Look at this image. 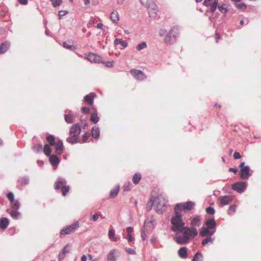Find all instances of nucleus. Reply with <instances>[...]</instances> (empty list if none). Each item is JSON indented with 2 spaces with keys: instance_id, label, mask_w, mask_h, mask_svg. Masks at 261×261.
Listing matches in <instances>:
<instances>
[{
  "instance_id": "nucleus-1",
  "label": "nucleus",
  "mask_w": 261,
  "mask_h": 261,
  "mask_svg": "<svg viewBox=\"0 0 261 261\" xmlns=\"http://www.w3.org/2000/svg\"><path fill=\"white\" fill-rule=\"evenodd\" d=\"M197 235L198 231L195 227L184 226L179 231L176 232L174 240L178 244H186Z\"/></svg>"
},
{
  "instance_id": "nucleus-2",
  "label": "nucleus",
  "mask_w": 261,
  "mask_h": 261,
  "mask_svg": "<svg viewBox=\"0 0 261 261\" xmlns=\"http://www.w3.org/2000/svg\"><path fill=\"white\" fill-rule=\"evenodd\" d=\"M179 205H176L174 207L175 216L171 219V223L172 225L171 230L174 232L179 231L182 228L185 223L182 220V215L180 211H178Z\"/></svg>"
},
{
  "instance_id": "nucleus-3",
  "label": "nucleus",
  "mask_w": 261,
  "mask_h": 261,
  "mask_svg": "<svg viewBox=\"0 0 261 261\" xmlns=\"http://www.w3.org/2000/svg\"><path fill=\"white\" fill-rule=\"evenodd\" d=\"M141 4L147 7L149 16L155 18L157 16L158 8L155 3V0H140Z\"/></svg>"
},
{
  "instance_id": "nucleus-4",
  "label": "nucleus",
  "mask_w": 261,
  "mask_h": 261,
  "mask_svg": "<svg viewBox=\"0 0 261 261\" xmlns=\"http://www.w3.org/2000/svg\"><path fill=\"white\" fill-rule=\"evenodd\" d=\"M154 200L156 212L160 214L163 213L166 210L167 200L162 195H159L155 199L154 198Z\"/></svg>"
},
{
  "instance_id": "nucleus-5",
  "label": "nucleus",
  "mask_w": 261,
  "mask_h": 261,
  "mask_svg": "<svg viewBox=\"0 0 261 261\" xmlns=\"http://www.w3.org/2000/svg\"><path fill=\"white\" fill-rule=\"evenodd\" d=\"M178 29L175 27L171 28L164 38V41L167 44H173L178 37Z\"/></svg>"
},
{
  "instance_id": "nucleus-6",
  "label": "nucleus",
  "mask_w": 261,
  "mask_h": 261,
  "mask_svg": "<svg viewBox=\"0 0 261 261\" xmlns=\"http://www.w3.org/2000/svg\"><path fill=\"white\" fill-rule=\"evenodd\" d=\"M55 189H61L62 195L65 196L69 190V186L66 185V180L62 177H59L55 183Z\"/></svg>"
},
{
  "instance_id": "nucleus-7",
  "label": "nucleus",
  "mask_w": 261,
  "mask_h": 261,
  "mask_svg": "<svg viewBox=\"0 0 261 261\" xmlns=\"http://www.w3.org/2000/svg\"><path fill=\"white\" fill-rule=\"evenodd\" d=\"M79 226V223L78 221H76L71 225L63 228L60 231L61 234L66 235L70 234L72 232H74L75 230L78 228Z\"/></svg>"
},
{
  "instance_id": "nucleus-8",
  "label": "nucleus",
  "mask_w": 261,
  "mask_h": 261,
  "mask_svg": "<svg viewBox=\"0 0 261 261\" xmlns=\"http://www.w3.org/2000/svg\"><path fill=\"white\" fill-rule=\"evenodd\" d=\"M6 196L10 201L11 208L14 210L19 209L20 207V203L17 200H14L13 193L10 192L7 194Z\"/></svg>"
},
{
  "instance_id": "nucleus-9",
  "label": "nucleus",
  "mask_w": 261,
  "mask_h": 261,
  "mask_svg": "<svg viewBox=\"0 0 261 261\" xmlns=\"http://www.w3.org/2000/svg\"><path fill=\"white\" fill-rule=\"evenodd\" d=\"M232 189L238 193H243L246 188V183L244 181H238L232 185Z\"/></svg>"
},
{
  "instance_id": "nucleus-10",
  "label": "nucleus",
  "mask_w": 261,
  "mask_h": 261,
  "mask_svg": "<svg viewBox=\"0 0 261 261\" xmlns=\"http://www.w3.org/2000/svg\"><path fill=\"white\" fill-rule=\"evenodd\" d=\"M81 132V128L77 124L72 125L69 130V135L71 137H78Z\"/></svg>"
},
{
  "instance_id": "nucleus-11",
  "label": "nucleus",
  "mask_w": 261,
  "mask_h": 261,
  "mask_svg": "<svg viewBox=\"0 0 261 261\" xmlns=\"http://www.w3.org/2000/svg\"><path fill=\"white\" fill-rule=\"evenodd\" d=\"M176 205H180L178 207V211H180V212H181L182 210H191L195 205L194 203L192 201H188L184 204L178 203Z\"/></svg>"
},
{
  "instance_id": "nucleus-12",
  "label": "nucleus",
  "mask_w": 261,
  "mask_h": 261,
  "mask_svg": "<svg viewBox=\"0 0 261 261\" xmlns=\"http://www.w3.org/2000/svg\"><path fill=\"white\" fill-rule=\"evenodd\" d=\"M118 250L116 249L111 250L108 253L107 257L108 261H116L117 258Z\"/></svg>"
},
{
  "instance_id": "nucleus-13",
  "label": "nucleus",
  "mask_w": 261,
  "mask_h": 261,
  "mask_svg": "<svg viewBox=\"0 0 261 261\" xmlns=\"http://www.w3.org/2000/svg\"><path fill=\"white\" fill-rule=\"evenodd\" d=\"M54 145L55 146V152L59 155H61L64 151V146L62 140H58Z\"/></svg>"
},
{
  "instance_id": "nucleus-14",
  "label": "nucleus",
  "mask_w": 261,
  "mask_h": 261,
  "mask_svg": "<svg viewBox=\"0 0 261 261\" xmlns=\"http://www.w3.org/2000/svg\"><path fill=\"white\" fill-rule=\"evenodd\" d=\"M215 232V230H211L207 227H201L200 231V236L204 237L206 236H209L210 237L212 236Z\"/></svg>"
},
{
  "instance_id": "nucleus-15",
  "label": "nucleus",
  "mask_w": 261,
  "mask_h": 261,
  "mask_svg": "<svg viewBox=\"0 0 261 261\" xmlns=\"http://www.w3.org/2000/svg\"><path fill=\"white\" fill-rule=\"evenodd\" d=\"M250 168L248 166H245V167L240 170V177L241 178L246 179H248L250 176Z\"/></svg>"
},
{
  "instance_id": "nucleus-16",
  "label": "nucleus",
  "mask_w": 261,
  "mask_h": 261,
  "mask_svg": "<svg viewBox=\"0 0 261 261\" xmlns=\"http://www.w3.org/2000/svg\"><path fill=\"white\" fill-rule=\"evenodd\" d=\"M130 72L136 78L139 80H142L145 77L144 74L141 70L132 69Z\"/></svg>"
},
{
  "instance_id": "nucleus-17",
  "label": "nucleus",
  "mask_w": 261,
  "mask_h": 261,
  "mask_svg": "<svg viewBox=\"0 0 261 261\" xmlns=\"http://www.w3.org/2000/svg\"><path fill=\"white\" fill-rule=\"evenodd\" d=\"M49 161L51 165L54 167H57L60 163L59 158L55 154H51L49 158Z\"/></svg>"
},
{
  "instance_id": "nucleus-18",
  "label": "nucleus",
  "mask_w": 261,
  "mask_h": 261,
  "mask_svg": "<svg viewBox=\"0 0 261 261\" xmlns=\"http://www.w3.org/2000/svg\"><path fill=\"white\" fill-rule=\"evenodd\" d=\"M153 223V221H150L148 222H145L144 226H143V229L141 230V237L143 240H145L147 238L146 231H147V227L149 226L150 224H152Z\"/></svg>"
},
{
  "instance_id": "nucleus-19",
  "label": "nucleus",
  "mask_w": 261,
  "mask_h": 261,
  "mask_svg": "<svg viewBox=\"0 0 261 261\" xmlns=\"http://www.w3.org/2000/svg\"><path fill=\"white\" fill-rule=\"evenodd\" d=\"M205 225L207 228L211 230H215L216 223L214 219H210L207 220L205 222Z\"/></svg>"
},
{
  "instance_id": "nucleus-20",
  "label": "nucleus",
  "mask_w": 261,
  "mask_h": 261,
  "mask_svg": "<svg viewBox=\"0 0 261 261\" xmlns=\"http://www.w3.org/2000/svg\"><path fill=\"white\" fill-rule=\"evenodd\" d=\"M86 58L90 62H93L94 63H99V57L97 56L95 54L90 53L89 54Z\"/></svg>"
},
{
  "instance_id": "nucleus-21",
  "label": "nucleus",
  "mask_w": 261,
  "mask_h": 261,
  "mask_svg": "<svg viewBox=\"0 0 261 261\" xmlns=\"http://www.w3.org/2000/svg\"><path fill=\"white\" fill-rule=\"evenodd\" d=\"M95 94L94 93H90L89 94L86 95L84 97V101L89 105L93 104V99Z\"/></svg>"
},
{
  "instance_id": "nucleus-22",
  "label": "nucleus",
  "mask_w": 261,
  "mask_h": 261,
  "mask_svg": "<svg viewBox=\"0 0 261 261\" xmlns=\"http://www.w3.org/2000/svg\"><path fill=\"white\" fill-rule=\"evenodd\" d=\"M219 199L221 204L223 205H227L232 201V198L229 196L220 197Z\"/></svg>"
},
{
  "instance_id": "nucleus-23",
  "label": "nucleus",
  "mask_w": 261,
  "mask_h": 261,
  "mask_svg": "<svg viewBox=\"0 0 261 261\" xmlns=\"http://www.w3.org/2000/svg\"><path fill=\"white\" fill-rule=\"evenodd\" d=\"M201 224V219H200L199 216L195 217L193 218L191 221L190 224L191 225V227H195V226H199Z\"/></svg>"
},
{
  "instance_id": "nucleus-24",
  "label": "nucleus",
  "mask_w": 261,
  "mask_h": 261,
  "mask_svg": "<svg viewBox=\"0 0 261 261\" xmlns=\"http://www.w3.org/2000/svg\"><path fill=\"white\" fill-rule=\"evenodd\" d=\"M9 223V220L6 217H2L0 219V228L2 229H5Z\"/></svg>"
},
{
  "instance_id": "nucleus-25",
  "label": "nucleus",
  "mask_w": 261,
  "mask_h": 261,
  "mask_svg": "<svg viewBox=\"0 0 261 261\" xmlns=\"http://www.w3.org/2000/svg\"><path fill=\"white\" fill-rule=\"evenodd\" d=\"M91 135L94 138L98 139L100 135L99 128L96 126H93L92 128Z\"/></svg>"
},
{
  "instance_id": "nucleus-26",
  "label": "nucleus",
  "mask_w": 261,
  "mask_h": 261,
  "mask_svg": "<svg viewBox=\"0 0 261 261\" xmlns=\"http://www.w3.org/2000/svg\"><path fill=\"white\" fill-rule=\"evenodd\" d=\"M178 254L181 258L187 257V248L186 247L180 248L178 251Z\"/></svg>"
},
{
  "instance_id": "nucleus-27",
  "label": "nucleus",
  "mask_w": 261,
  "mask_h": 261,
  "mask_svg": "<svg viewBox=\"0 0 261 261\" xmlns=\"http://www.w3.org/2000/svg\"><path fill=\"white\" fill-rule=\"evenodd\" d=\"M111 19L114 22L117 23L119 20V15L116 10H114L111 14Z\"/></svg>"
},
{
  "instance_id": "nucleus-28",
  "label": "nucleus",
  "mask_w": 261,
  "mask_h": 261,
  "mask_svg": "<svg viewBox=\"0 0 261 261\" xmlns=\"http://www.w3.org/2000/svg\"><path fill=\"white\" fill-rule=\"evenodd\" d=\"M114 44L116 45L120 44L124 48L126 47L128 45V43L126 41L121 40V39L118 38L115 39Z\"/></svg>"
},
{
  "instance_id": "nucleus-29",
  "label": "nucleus",
  "mask_w": 261,
  "mask_h": 261,
  "mask_svg": "<svg viewBox=\"0 0 261 261\" xmlns=\"http://www.w3.org/2000/svg\"><path fill=\"white\" fill-rule=\"evenodd\" d=\"M9 43L7 42L2 43L0 45V54H4L7 51L9 47Z\"/></svg>"
},
{
  "instance_id": "nucleus-30",
  "label": "nucleus",
  "mask_w": 261,
  "mask_h": 261,
  "mask_svg": "<svg viewBox=\"0 0 261 261\" xmlns=\"http://www.w3.org/2000/svg\"><path fill=\"white\" fill-rule=\"evenodd\" d=\"M18 182L22 186L27 185L29 183V178L26 176L20 177L18 179Z\"/></svg>"
},
{
  "instance_id": "nucleus-31",
  "label": "nucleus",
  "mask_w": 261,
  "mask_h": 261,
  "mask_svg": "<svg viewBox=\"0 0 261 261\" xmlns=\"http://www.w3.org/2000/svg\"><path fill=\"white\" fill-rule=\"evenodd\" d=\"M46 140L48 142L49 145L54 146L56 143L55 141V137L53 135H49L46 138Z\"/></svg>"
},
{
  "instance_id": "nucleus-32",
  "label": "nucleus",
  "mask_w": 261,
  "mask_h": 261,
  "mask_svg": "<svg viewBox=\"0 0 261 261\" xmlns=\"http://www.w3.org/2000/svg\"><path fill=\"white\" fill-rule=\"evenodd\" d=\"M90 120L94 124L97 123L99 121V118L98 116V114L96 112L91 114Z\"/></svg>"
},
{
  "instance_id": "nucleus-33",
  "label": "nucleus",
  "mask_w": 261,
  "mask_h": 261,
  "mask_svg": "<svg viewBox=\"0 0 261 261\" xmlns=\"http://www.w3.org/2000/svg\"><path fill=\"white\" fill-rule=\"evenodd\" d=\"M218 0H214L210 6V11L212 13L214 12L216 10L217 8L218 7Z\"/></svg>"
},
{
  "instance_id": "nucleus-34",
  "label": "nucleus",
  "mask_w": 261,
  "mask_h": 261,
  "mask_svg": "<svg viewBox=\"0 0 261 261\" xmlns=\"http://www.w3.org/2000/svg\"><path fill=\"white\" fill-rule=\"evenodd\" d=\"M218 10L222 13H226L228 11L227 6L225 4L218 5Z\"/></svg>"
},
{
  "instance_id": "nucleus-35",
  "label": "nucleus",
  "mask_w": 261,
  "mask_h": 261,
  "mask_svg": "<svg viewBox=\"0 0 261 261\" xmlns=\"http://www.w3.org/2000/svg\"><path fill=\"white\" fill-rule=\"evenodd\" d=\"M43 151L46 155H50L52 151L50 148V145L48 144H45L43 147Z\"/></svg>"
},
{
  "instance_id": "nucleus-36",
  "label": "nucleus",
  "mask_w": 261,
  "mask_h": 261,
  "mask_svg": "<svg viewBox=\"0 0 261 261\" xmlns=\"http://www.w3.org/2000/svg\"><path fill=\"white\" fill-rule=\"evenodd\" d=\"M141 179V175L139 173H135L133 177V181L135 184L136 185L140 182Z\"/></svg>"
},
{
  "instance_id": "nucleus-37",
  "label": "nucleus",
  "mask_w": 261,
  "mask_h": 261,
  "mask_svg": "<svg viewBox=\"0 0 261 261\" xmlns=\"http://www.w3.org/2000/svg\"><path fill=\"white\" fill-rule=\"evenodd\" d=\"M66 141L71 144H73L79 142L78 140V137H71L70 136L66 139Z\"/></svg>"
},
{
  "instance_id": "nucleus-38",
  "label": "nucleus",
  "mask_w": 261,
  "mask_h": 261,
  "mask_svg": "<svg viewBox=\"0 0 261 261\" xmlns=\"http://www.w3.org/2000/svg\"><path fill=\"white\" fill-rule=\"evenodd\" d=\"M9 214L11 217L14 219H18L20 216V212L16 211H12Z\"/></svg>"
},
{
  "instance_id": "nucleus-39",
  "label": "nucleus",
  "mask_w": 261,
  "mask_h": 261,
  "mask_svg": "<svg viewBox=\"0 0 261 261\" xmlns=\"http://www.w3.org/2000/svg\"><path fill=\"white\" fill-rule=\"evenodd\" d=\"M42 145L41 144H37L32 147L33 151L35 153H38L42 150Z\"/></svg>"
},
{
  "instance_id": "nucleus-40",
  "label": "nucleus",
  "mask_w": 261,
  "mask_h": 261,
  "mask_svg": "<svg viewBox=\"0 0 261 261\" xmlns=\"http://www.w3.org/2000/svg\"><path fill=\"white\" fill-rule=\"evenodd\" d=\"M202 258V254L199 252H197L194 255L192 261H201Z\"/></svg>"
},
{
  "instance_id": "nucleus-41",
  "label": "nucleus",
  "mask_w": 261,
  "mask_h": 261,
  "mask_svg": "<svg viewBox=\"0 0 261 261\" xmlns=\"http://www.w3.org/2000/svg\"><path fill=\"white\" fill-rule=\"evenodd\" d=\"M119 191V187H116L114 189L111 191L110 196L111 198H115L118 194Z\"/></svg>"
},
{
  "instance_id": "nucleus-42",
  "label": "nucleus",
  "mask_w": 261,
  "mask_h": 261,
  "mask_svg": "<svg viewBox=\"0 0 261 261\" xmlns=\"http://www.w3.org/2000/svg\"><path fill=\"white\" fill-rule=\"evenodd\" d=\"M65 120L67 123H72L73 122V118L70 114L65 115Z\"/></svg>"
},
{
  "instance_id": "nucleus-43",
  "label": "nucleus",
  "mask_w": 261,
  "mask_h": 261,
  "mask_svg": "<svg viewBox=\"0 0 261 261\" xmlns=\"http://www.w3.org/2000/svg\"><path fill=\"white\" fill-rule=\"evenodd\" d=\"M154 203V198L153 197H151L150 199L149 202H148V203L147 204L146 208L147 209V210L148 211H150L152 208Z\"/></svg>"
},
{
  "instance_id": "nucleus-44",
  "label": "nucleus",
  "mask_w": 261,
  "mask_h": 261,
  "mask_svg": "<svg viewBox=\"0 0 261 261\" xmlns=\"http://www.w3.org/2000/svg\"><path fill=\"white\" fill-rule=\"evenodd\" d=\"M147 47V44L145 42H142V43L138 44L136 46V48L138 50H141Z\"/></svg>"
},
{
  "instance_id": "nucleus-45",
  "label": "nucleus",
  "mask_w": 261,
  "mask_h": 261,
  "mask_svg": "<svg viewBox=\"0 0 261 261\" xmlns=\"http://www.w3.org/2000/svg\"><path fill=\"white\" fill-rule=\"evenodd\" d=\"M91 134L89 132L85 133L82 136V142L85 143L88 139L90 137Z\"/></svg>"
},
{
  "instance_id": "nucleus-46",
  "label": "nucleus",
  "mask_w": 261,
  "mask_h": 261,
  "mask_svg": "<svg viewBox=\"0 0 261 261\" xmlns=\"http://www.w3.org/2000/svg\"><path fill=\"white\" fill-rule=\"evenodd\" d=\"M214 241V239H212V238L211 237H208V238H207L205 239H204L202 241V243H201V244L202 245V246H205L209 242H211V243H213Z\"/></svg>"
},
{
  "instance_id": "nucleus-47",
  "label": "nucleus",
  "mask_w": 261,
  "mask_h": 261,
  "mask_svg": "<svg viewBox=\"0 0 261 261\" xmlns=\"http://www.w3.org/2000/svg\"><path fill=\"white\" fill-rule=\"evenodd\" d=\"M235 6L238 9H241L242 10H244L246 9V5L243 3H241L240 4H236Z\"/></svg>"
},
{
  "instance_id": "nucleus-48",
  "label": "nucleus",
  "mask_w": 261,
  "mask_h": 261,
  "mask_svg": "<svg viewBox=\"0 0 261 261\" xmlns=\"http://www.w3.org/2000/svg\"><path fill=\"white\" fill-rule=\"evenodd\" d=\"M236 205H231L228 211H227V213L229 215H230L232 213H234L236 211Z\"/></svg>"
},
{
  "instance_id": "nucleus-49",
  "label": "nucleus",
  "mask_w": 261,
  "mask_h": 261,
  "mask_svg": "<svg viewBox=\"0 0 261 261\" xmlns=\"http://www.w3.org/2000/svg\"><path fill=\"white\" fill-rule=\"evenodd\" d=\"M206 212L208 214L213 215L215 213V210L213 207L209 206L206 208Z\"/></svg>"
},
{
  "instance_id": "nucleus-50",
  "label": "nucleus",
  "mask_w": 261,
  "mask_h": 261,
  "mask_svg": "<svg viewBox=\"0 0 261 261\" xmlns=\"http://www.w3.org/2000/svg\"><path fill=\"white\" fill-rule=\"evenodd\" d=\"M132 184L130 182L125 184L123 186V190L124 191H129L131 189Z\"/></svg>"
},
{
  "instance_id": "nucleus-51",
  "label": "nucleus",
  "mask_w": 261,
  "mask_h": 261,
  "mask_svg": "<svg viewBox=\"0 0 261 261\" xmlns=\"http://www.w3.org/2000/svg\"><path fill=\"white\" fill-rule=\"evenodd\" d=\"M68 13V12L67 11H64V10L59 11L58 12L59 18L60 19H61L63 16H65Z\"/></svg>"
},
{
  "instance_id": "nucleus-52",
  "label": "nucleus",
  "mask_w": 261,
  "mask_h": 261,
  "mask_svg": "<svg viewBox=\"0 0 261 261\" xmlns=\"http://www.w3.org/2000/svg\"><path fill=\"white\" fill-rule=\"evenodd\" d=\"M125 250L129 254H135L136 252L135 251L130 248H125Z\"/></svg>"
},
{
  "instance_id": "nucleus-53",
  "label": "nucleus",
  "mask_w": 261,
  "mask_h": 261,
  "mask_svg": "<svg viewBox=\"0 0 261 261\" xmlns=\"http://www.w3.org/2000/svg\"><path fill=\"white\" fill-rule=\"evenodd\" d=\"M62 3V0H55L52 4L53 7H57V6H60Z\"/></svg>"
},
{
  "instance_id": "nucleus-54",
  "label": "nucleus",
  "mask_w": 261,
  "mask_h": 261,
  "mask_svg": "<svg viewBox=\"0 0 261 261\" xmlns=\"http://www.w3.org/2000/svg\"><path fill=\"white\" fill-rule=\"evenodd\" d=\"M115 235V230L113 229H111L109 230L108 237L109 239H111Z\"/></svg>"
},
{
  "instance_id": "nucleus-55",
  "label": "nucleus",
  "mask_w": 261,
  "mask_h": 261,
  "mask_svg": "<svg viewBox=\"0 0 261 261\" xmlns=\"http://www.w3.org/2000/svg\"><path fill=\"white\" fill-rule=\"evenodd\" d=\"M70 247L69 245H66L62 249V253L63 255H65L66 253H68L69 250L68 248Z\"/></svg>"
},
{
  "instance_id": "nucleus-56",
  "label": "nucleus",
  "mask_w": 261,
  "mask_h": 261,
  "mask_svg": "<svg viewBox=\"0 0 261 261\" xmlns=\"http://www.w3.org/2000/svg\"><path fill=\"white\" fill-rule=\"evenodd\" d=\"M213 0H204L203 2V5L206 7L210 6L213 3Z\"/></svg>"
},
{
  "instance_id": "nucleus-57",
  "label": "nucleus",
  "mask_w": 261,
  "mask_h": 261,
  "mask_svg": "<svg viewBox=\"0 0 261 261\" xmlns=\"http://www.w3.org/2000/svg\"><path fill=\"white\" fill-rule=\"evenodd\" d=\"M233 158L234 159L238 160L241 158V155L239 152H234L233 153Z\"/></svg>"
},
{
  "instance_id": "nucleus-58",
  "label": "nucleus",
  "mask_w": 261,
  "mask_h": 261,
  "mask_svg": "<svg viewBox=\"0 0 261 261\" xmlns=\"http://www.w3.org/2000/svg\"><path fill=\"white\" fill-rule=\"evenodd\" d=\"M90 111V109L87 107H83L82 108V111L84 114H88L89 113Z\"/></svg>"
},
{
  "instance_id": "nucleus-59",
  "label": "nucleus",
  "mask_w": 261,
  "mask_h": 261,
  "mask_svg": "<svg viewBox=\"0 0 261 261\" xmlns=\"http://www.w3.org/2000/svg\"><path fill=\"white\" fill-rule=\"evenodd\" d=\"M63 46L66 48H67V49H72L73 48V46H72V45H69L66 42H64L63 43Z\"/></svg>"
},
{
  "instance_id": "nucleus-60",
  "label": "nucleus",
  "mask_w": 261,
  "mask_h": 261,
  "mask_svg": "<svg viewBox=\"0 0 261 261\" xmlns=\"http://www.w3.org/2000/svg\"><path fill=\"white\" fill-rule=\"evenodd\" d=\"M159 35L161 37H163L164 36H166V31L165 30H161L159 32Z\"/></svg>"
},
{
  "instance_id": "nucleus-61",
  "label": "nucleus",
  "mask_w": 261,
  "mask_h": 261,
  "mask_svg": "<svg viewBox=\"0 0 261 261\" xmlns=\"http://www.w3.org/2000/svg\"><path fill=\"white\" fill-rule=\"evenodd\" d=\"M119 239H120L119 236H116V235L114 236L112 238V239H111V240H112V241H114V242H117V241H119Z\"/></svg>"
},
{
  "instance_id": "nucleus-62",
  "label": "nucleus",
  "mask_w": 261,
  "mask_h": 261,
  "mask_svg": "<svg viewBox=\"0 0 261 261\" xmlns=\"http://www.w3.org/2000/svg\"><path fill=\"white\" fill-rule=\"evenodd\" d=\"M113 62H107L106 63V66L108 67H111L113 66Z\"/></svg>"
},
{
  "instance_id": "nucleus-63",
  "label": "nucleus",
  "mask_w": 261,
  "mask_h": 261,
  "mask_svg": "<svg viewBox=\"0 0 261 261\" xmlns=\"http://www.w3.org/2000/svg\"><path fill=\"white\" fill-rule=\"evenodd\" d=\"M229 171L232 172L234 174H236L237 173V172H238V169L235 168H230L229 169Z\"/></svg>"
},
{
  "instance_id": "nucleus-64",
  "label": "nucleus",
  "mask_w": 261,
  "mask_h": 261,
  "mask_svg": "<svg viewBox=\"0 0 261 261\" xmlns=\"http://www.w3.org/2000/svg\"><path fill=\"white\" fill-rule=\"evenodd\" d=\"M126 239L128 242H130L133 241V238L130 234H128L126 236Z\"/></svg>"
}]
</instances>
